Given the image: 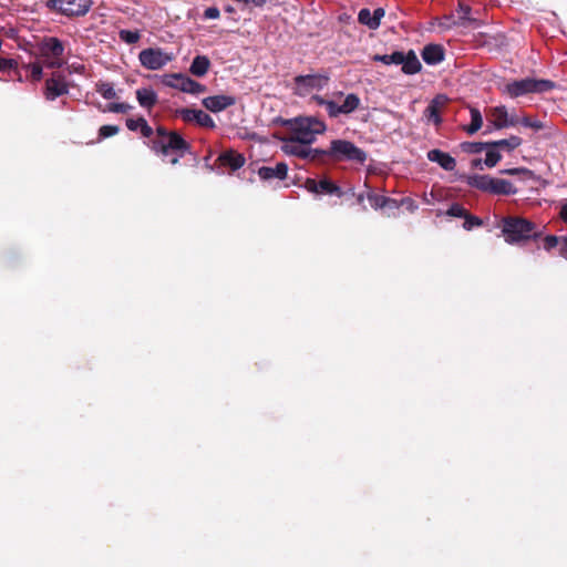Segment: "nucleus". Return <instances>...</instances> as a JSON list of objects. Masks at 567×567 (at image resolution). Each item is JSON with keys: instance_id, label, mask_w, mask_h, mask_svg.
I'll use <instances>...</instances> for the list:
<instances>
[{"instance_id": "20", "label": "nucleus", "mask_w": 567, "mask_h": 567, "mask_svg": "<svg viewBox=\"0 0 567 567\" xmlns=\"http://www.w3.org/2000/svg\"><path fill=\"white\" fill-rule=\"evenodd\" d=\"M427 159L437 163L443 169L451 172L456 167V161L449 153L434 148L427 152Z\"/></svg>"}, {"instance_id": "56", "label": "nucleus", "mask_w": 567, "mask_h": 567, "mask_svg": "<svg viewBox=\"0 0 567 567\" xmlns=\"http://www.w3.org/2000/svg\"><path fill=\"white\" fill-rule=\"evenodd\" d=\"M266 0H250V3L258 8H262L266 4Z\"/></svg>"}, {"instance_id": "37", "label": "nucleus", "mask_w": 567, "mask_h": 567, "mask_svg": "<svg viewBox=\"0 0 567 567\" xmlns=\"http://www.w3.org/2000/svg\"><path fill=\"white\" fill-rule=\"evenodd\" d=\"M482 225H483V220L480 217L474 216L467 212V214L464 217V223H463L464 229L472 230L474 227H480Z\"/></svg>"}, {"instance_id": "33", "label": "nucleus", "mask_w": 567, "mask_h": 567, "mask_svg": "<svg viewBox=\"0 0 567 567\" xmlns=\"http://www.w3.org/2000/svg\"><path fill=\"white\" fill-rule=\"evenodd\" d=\"M485 150H487V151H486L484 164L487 167L492 168V167L496 166V164L502 159V155L498 152V148L486 147Z\"/></svg>"}, {"instance_id": "9", "label": "nucleus", "mask_w": 567, "mask_h": 567, "mask_svg": "<svg viewBox=\"0 0 567 567\" xmlns=\"http://www.w3.org/2000/svg\"><path fill=\"white\" fill-rule=\"evenodd\" d=\"M93 2L92 0H47L45 7L66 17L85 16Z\"/></svg>"}, {"instance_id": "5", "label": "nucleus", "mask_w": 567, "mask_h": 567, "mask_svg": "<svg viewBox=\"0 0 567 567\" xmlns=\"http://www.w3.org/2000/svg\"><path fill=\"white\" fill-rule=\"evenodd\" d=\"M471 187L493 195H515L517 188L507 179L495 178L489 175H473L467 179Z\"/></svg>"}, {"instance_id": "2", "label": "nucleus", "mask_w": 567, "mask_h": 567, "mask_svg": "<svg viewBox=\"0 0 567 567\" xmlns=\"http://www.w3.org/2000/svg\"><path fill=\"white\" fill-rule=\"evenodd\" d=\"M498 227L505 241L509 245H523L543 236V230L534 221L522 216H504L501 218Z\"/></svg>"}, {"instance_id": "17", "label": "nucleus", "mask_w": 567, "mask_h": 567, "mask_svg": "<svg viewBox=\"0 0 567 567\" xmlns=\"http://www.w3.org/2000/svg\"><path fill=\"white\" fill-rule=\"evenodd\" d=\"M217 162L220 166L229 167L235 172L245 165L246 159L243 154L234 150H227L219 154Z\"/></svg>"}, {"instance_id": "57", "label": "nucleus", "mask_w": 567, "mask_h": 567, "mask_svg": "<svg viewBox=\"0 0 567 567\" xmlns=\"http://www.w3.org/2000/svg\"><path fill=\"white\" fill-rule=\"evenodd\" d=\"M357 200H358L359 204H361L364 200V195L363 194H359L358 197H357Z\"/></svg>"}, {"instance_id": "38", "label": "nucleus", "mask_w": 567, "mask_h": 567, "mask_svg": "<svg viewBox=\"0 0 567 567\" xmlns=\"http://www.w3.org/2000/svg\"><path fill=\"white\" fill-rule=\"evenodd\" d=\"M466 214L467 210L461 204L457 203L452 204L450 208L446 210V215L451 217L464 218Z\"/></svg>"}, {"instance_id": "46", "label": "nucleus", "mask_w": 567, "mask_h": 567, "mask_svg": "<svg viewBox=\"0 0 567 567\" xmlns=\"http://www.w3.org/2000/svg\"><path fill=\"white\" fill-rule=\"evenodd\" d=\"M400 207H401V200H398V199H394L391 197L385 198V204L383 206V209L393 210V209H398Z\"/></svg>"}, {"instance_id": "21", "label": "nucleus", "mask_w": 567, "mask_h": 567, "mask_svg": "<svg viewBox=\"0 0 567 567\" xmlns=\"http://www.w3.org/2000/svg\"><path fill=\"white\" fill-rule=\"evenodd\" d=\"M136 99L138 104L144 107L151 110L158 102L157 94L154 90L142 87L136 91Z\"/></svg>"}, {"instance_id": "48", "label": "nucleus", "mask_w": 567, "mask_h": 567, "mask_svg": "<svg viewBox=\"0 0 567 567\" xmlns=\"http://www.w3.org/2000/svg\"><path fill=\"white\" fill-rule=\"evenodd\" d=\"M401 206H404L410 212H414L417 208L416 203L411 197L402 198L401 199Z\"/></svg>"}, {"instance_id": "45", "label": "nucleus", "mask_w": 567, "mask_h": 567, "mask_svg": "<svg viewBox=\"0 0 567 567\" xmlns=\"http://www.w3.org/2000/svg\"><path fill=\"white\" fill-rule=\"evenodd\" d=\"M30 75L33 81H40L42 78V65L40 63H32L29 65Z\"/></svg>"}, {"instance_id": "42", "label": "nucleus", "mask_w": 567, "mask_h": 567, "mask_svg": "<svg viewBox=\"0 0 567 567\" xmlns=\"http://www.w3.org/2000/svg\"><path fill=\"white\" fill-rule=\"evenodd\" d=\"M560 237L556 235H548L544 238V249L550 251L559 244Z\"/></svg>"}, {"instance_id": "25", "label": "nucleus", "mask_w": 567, "mask_h": 567, "mask_svg": "<svg viewBox=\"0 0 567 567\" xmlns=\"http://www.w3.org/2000/svg\"><path fill=\"white\" fill-rule=\"evenodd\" d=\"M126 127L130 131L140 130L143 137L150 138L153 136V128L148 125L147 121L142 116L138 118H127Z\"/></svg>"}, {"instance_id": "30", "label": "nucleus", "mask_w": 567, "mask_h": 567, "mask_svg": "<svg viewBox=\"0 0 567 567\" xmlns=\"http://www.w3.org/2000/svg\"><path fill=\"white\" fill-rule=\"evenodd\" d=\"M95 91L106 100H113L117 97L114 86L110 82L99 81L95 84Z\"/></svg>"}, {"instance_id": "4", "label": "nucleus", "mask_w": 567, "mask_h": 567, "mask_svg": "<svg viewBox=\"0 0 567 567\" xmlns=\"http://www.w3.org/2000/svg\"><path fill=\"white\" fill-rule=\"evenodd\" d=\"M324 154V163H327V158H331L334 162H353L357 164H364L368 158L367 153L355 146L352 142L347 140H333L330 143V147L328 150H323Z\"/></svg>"}, {"instance_id": "22", "label": "nucleus", "mask_w": 567, "mask_h": 567, "mask_svg": "<svg viewBox=\"0 0 567 567\" xmlns=\"http://www.w3.org/2000/svg\"><path fill=\"white\" fill-rule=\"evenodd\" d=\"M507 109L504 105L495 106L491 110V118L489 122L493 124L494 128L501 130L504 127H508L507 121Z\"/></svg>"}, {"instance_id": "13", "label": "nucleus", "mask_w": 567, "mask_h": 567, "mask_svg": "<svg viewBox=\"0 0 567 567\" xmlns=\"http://www.w3.org/2000/svg\"><path fill=\"white\" fill-rule=\"evenodd\" d=\"M138 60L147 70L155 71L164 68L172 61V56L161 48H147L138 53Z\"/></svg>"}, {"instance_id": "44", "label": "nucleus", "mask_w": 567, "mask_h": 567, "mask_svg": "<svg viewBox=\"0 0 567 567\" xmlns=\"http://www.w3.org/2000/svg\"><path fill=\"white\" fill-rule=\"evenodd\" d=\"M324 107L327 110L328 115L332 118L338 117L340 114H342L340 105H338L333 101H328Z\"/></svg>"}, {"instance_id": "19", "label": "nucleus", "mask_w": 567, "mask_h": 567, "mask_svg": "<svg viewBox=\"0 0 567 567\" xmlns=\"http://www.w3.org/2000/svg\"><path fill=\"white\" fill-rule=\"evenodd\" d=\"M421 56L426 64L435 65L444 60L445 50L441 44H427L423 48Z\"/></svg>"}, {"instance_id": "28", "label": "nucleus", "mask_w": 567, "mask_h": 567, "mask_svg": "<svg viewBox=\"0 0 567 567\" xmlns=\"http://www.w3.org/2000/svg\"><path fill=\"white\" fill-rule=\"evenodd\" d=\"M471 113V123L468 126H466L465 131L473 135L475 134L483 125V117L478 109L476 107H470Z\"/></svg>"}, {"instance_id": "50", "label": "nucleus", "mask_w": 567, "mask_h": 567, "mask_svg": "<svg viewBox=\"0 0 567 567\" xmlns=\"http://www.w3.org/2000/svg\"><path fill=\"white\" fill-rule=\"evenodd\" d=\"M559 255L567 259V236H561L559 240Z\"/></svg>"}, {"instance_id": "47", "label": "nucleus", "mask_w": 567, "mask_h": 567, "mask_svg": "<svg viewBox=\"0 0 567 567\" xmlns=\"http://www.w3.org/2000/svg\"><path fill=\"white\" fill-rule=\"evenodd\" d=\"M220 12L217 7H209L204 11L205 19H217L219 18Z\"/></svg>"}, {"instance_id": "27", "label": "nucleus", "mask_w": 567, "mask_h": 567, "mask_svg": "<svg viewBox=\"0 0 567 567\" xmlns=\"http://www.w3.org/2000/svg\"><path fill=\"white\" fill-rule=\"evenodd\" d=\"M318 194H329L338 197L343 196L342 189L337 184L326 178L318 182Z\"/></svg>"}, {"instance_id": "54", "label": "nucleus", "mask_w": 567, "mask_h": 567, "mask_svg": "<svg viewBox=\"0 0 567 567\" xmlns=\"http://www.w3.org/2000/svg\"><path fill=\"white\" fill-rule=\"evenodd\" d=\"M313 102H316L318 105L326 106L329 100H326L324 97L320 95H313L311 97Z\"/></svg>"}, {"instance_id": "18", "label": "nucleus", "mask_w": 567, "mask_h": 567, "mask_svg": "<svg viewBox=\"0 0 567 567\" xmlns=\"http://www.w3.org/2000/svg\"><path fill=\"white\" fill-rule=\"evenodd\" d=\"M288 173V165L284 162L277 163L275 167L262 166L258 169V176L262 181L285 179Z\"/></svg>"}, {"instance_id": "43", "label": "nucleus", "mask_w": 567, "mask_h": 567, "mask_svg": "<svg viewBox=\"0 0 567 567\" xmlns=\"http://www.w3.org/2000/svg\"><path fill=\"white\" fill-rule=\"evenodd\" d=\"M132 109L131 105L126 103H111L109 104L107 110L113 113H127Z\"/></svg>"}, {"instance_id": "3", "label": "nucleus", "mask_w": 567, "mask_h": 567, "mask_svg": "<svg viewBox=\"0 0 567 567\" xmlns=\"http://www.w3.org/2000/svg\"><path fill=\"white\" fill-rule=\"evenodd\" d=\"M286 125L289 131L287 138L301 142V144H311L316 141V135L326 132L324 122L315 116H299L289 120Z\"/></svg>"}, {"instance_id": "14", "label": "nucleus", "mask_w": 567, "mask_h": 567, "mask_svg": "<svg viewBox=\"0 0 567 567\" xmlns=\"http://www.w3.org/2000/svg\"><path fill=\"white\" fill-rule=\"evenodd\" d=\"M69 93V84L65 76L59 72H53L51 78L45 81L44 96L49 101H53L59 96Z\"/></svg>"}, {"instance_id": "26", "label": "nucleus", "mask_w": 567, "mask_h": 567, "mask_svg": "<svg viewBox=\"0 0 567 567\" xmlns=\"http://www.w3.org/2000/svg\"><path fill=\"white\" fill-rule=\"evenodd\" d=\"M522 144V138L516 135H511L508 138L489 142V147L506 150L508 152L517 148Z\"/></svg>"}, {"instance_id": "55", "label": "nucleus", "mask_w": 567, "mask_h": 567, "mask_svg": "<svg viewBox=\"0 0 567 567\" xmlns=\"http://www.w3.org/2000/svg\"><path fill=\"white\" fill-rule=\"evenodd\" d=\"M559 217L563 219L564 223H567V203H565L559 212Z\"/></svg>"}, {"instance_id": "12", "label": "nucleus", "mask_w": 567, "mask_h": 567, "mask_svg": "<svg viewBox=\"0 0 567 567\" xmlns=\"http://www.w3.org/2000/svg\"><path fill=\"white\" fill-rule=\"evenodd\" d=\"M162 83L166 86L194 95L206 91L205 85L182 73L165 74L162 76Z\"/></svg>"}, {"instance_id": "15", "label": "nucleus", "mask_w": 567, "mask_h": 567, "mask_svg": "<svg viewBox=\"0 0 567 567\" xmlns=\"http://www.w3.org/2000/svg\"><path fill=\"white\" fill-rule=\"evenodd\" d=\"M176 115L179 116L186 123L196 122L202 127H206V128L215 127V122H214L213 117L202 110L185 107V109L177 110Z\"/></svg>"}, {"instance_id": "59", "label": "nucleus", "mask_w": 567, "mask_h": 567, "mask_svg": "<svg viewBox=\"0 0 567 567\" xmlns=\"http://www.w3.org/2000/svg\"><path fill=\"white\" fill-rule=\"evenodd\" d=\"M226 11H228V12H233V11H234V9H233L231 7H228V8L226 9Z\"/></svg>"}, {"instance_id": "6", "label": "nucleus", "mask_w": 567, "mask_h": 567, "mask_svg": "<svg viewBox=\"0 0 567 567\" xmlns=\"http://www.w3.org/2000/svg\"><path fill=\"white\" fill-rule=\"evenodd\" d=\"M555 83L550 80H537L532 78H525L522 80H515L505 85L503 92L515 99L529 93H544L553 90Z\"/></svg>"}, {"instance_id": "41", "label": "nucleus", "mask_w": 567, "mask_h": 567, "mask_svg": "<svg viewBox=\"0 0 567 567\" xmlns=\"http://www.w3.org/2000/svg\"><path fill=\"white\" fill-rule=\"evenodd\" d=\"M501 174H505V175H526L528 177H530L533 175V172L528 168H525V167H515V168H506V169H502L501 171Z\"/></svg>"}, {"instance_id": "35", "label": "nucleus", "mask_w": 567, "mask_h": 567, "mask_svg": "<svg viewBox=\"0 0 567 567\" xmlns=\"http://www.w3.org/2000/svg\"><path fill=\"white\" fill-rule=\"evenodd\" d=\"M471 7L464 3H460L457 8L458 21L454 22L456 25H465V22H470Z\"/></svg>"}, {"instance_id": "10", "label": "nucleus", "mask_w": 567, "mask_h": 567, "mask_svg": "<svg viewBox=\"0 0 567 567\" xmlns=\"http://www.w3.org/2000/svg\"><path fill=\"white\" fill-rule=\"evenodd\" d=\"M281 150L288 154L293 155L299 158L309 159L311 162H317L324 164V154L323 150L320 148H311L310 144H301V142L290 140L287 137L282 138Z\"/></svg>"}, {"instance_id": "8", "label": "nucleus", "mask_w": 567, "mask_h": 567, "mask_svg": "<svg viewBox=\"0 0 567 567\" xmlns=\"http://www.w3.org/2000/svg\"><path fill=\"white\" fill-rule=\"evenodd\" d=\"M372 60L374 62H382L386 65L401 64L402 72L408 75L419 73L422 69V64L413 50H409L406 53L402 51H394L391 54H374Z\"/></svg>"}, {"instance_id": "36", "label": "nucleus", "mask_w": 567, "mask_h": 567, "mask_svg": "<svg viewBox=\"0 0 567 567\" xmlns=\"http://www.w3.org/2000/svg\"><path fill=\"white\" fill-rule=\"evenodd\" d=\"M367 198L374 209H383V206L385 204L386 196L375 194L373 192H368Z\"/></svg>"}, {"instance_id": "51", "label": "nucleus", "mask_w": 567, "mask_h": 567, "mask_svg": "<svg viewBox=\"0 0 567 567\" xmlns=\"http://www.w3.org/2000/svg\"><path fill=\"white\" fill-rule=\"evenodd\" d=\"M373 19L378 25V28L380 27V23H381V19L384 17L385 14V10L383 8H377L374 11H373Z\"/></svg>"}, {"instance_id": "29", "label": "nucleus", "mask_w": 567, "mask_h": 567, "mask_svg": "<svg viewBox=\"0 0 567 567\" xmlns=\"http://www.w3.org/2000/svg\"><path fill=\"white\" fill-rule=\"evenodd\" d=\"M359 106L360 97L354 93H350L344 97L343 103L340 105V109L342 114H350L354 112Z\"/></svg>"}, {"instance_id": "52", "label": "nucleus", "mask_w": 567, "mask_h": 567, "mask_svg": "<svg viewBox=\"0 0 567 567\" xmlns=\"http://www.w3.org/2000/svg\"><path fill=\"white\" fill-rule=\"evenodd\" d=\"M13 60L0 58V71H7L11 68H13Z\"/></svg>"}, {"instance_id": "31", "label": "nucleus", "mask_w": 567, "mask_h": 567, "mask_svg": "<svg viewBox=\"0 0 567 567\" xmlns=\"http://www.w3.org/2000/svg\"><path fill=\"white\" fill-rule=\"evenodd\" d=\"M359 23L367 25L370 30H377L378 25L373 19V14L367 8H363L358 13Z\"/></svg>"}, {"instance_id": "7", "label": "nucleus", "mask_w": 567, "mask_h": 567, "mask_svg": "<svg viewBox=\"0 0 567 567\" xmlns=\"http://www.w3.org/2000/svg\"><path fill=\"white\" fill-rule=\"evenodd\" d=\"M39 55L44 60L45 66L60 69L65 63L64 43L55 37H44L38 43Z\"/></svg>"}, {"instance_id": "16", "label": "nucleus", "mask_w": 567, "mask_h": 567, "mask_svg": "<svg viewBox=\"0 0 567 567\" xmlns=\"http://www.w3.org/2000/svg\"><path fill=\"white\" fill-rule=\"evenodd\" d=\"M203 105L210 112L217 113L236 104V97L231 95H213L203 100Z\"/></svg>"}, {"instance_id": "58", "label": "nucleus", "mask_w": 567, "mask_h": 567, "mask_svg": "<svg viewBox=\"0 0 567 567\" xmlns=\"http://www.w3.org/2000/svg\"><path fill=\"white\" fill-rule=\"evenodd\" d=\"M480 163H481V159H475V161H473V164H474L475 166L480 165Z\"/></svg>"}, {"instance_id": "32", "label": "nucleus", "mask_w": 567, "mask_h": 567, "mask_svg": "<svg viewBox=\"0 0 567 567\" xmlns=\"http://www.w3.org/2000/svg\"><path fill=\"white\" fill-rule=\"evenodd\" d=\"M462 150L468 154L482 153L486 147H489V142H464L461 145Z\"/></svg>"}, {"instance_id": "23", "label": "nucleus", "mask_w": 567, "mask_h": 567, "mask_svg": "<svg viewBox=\"0 0 567 567\" xmlns=\"http://www.w3.org/2000/svg\"><path fill=\"white\" fill-rule=\"evenodd\" d=\"M210 68V60L206 55H196L189 66V72L198 78L204 76Z\"/></svg>"}, {"instance_id": "49", "label": "nucleus", "mask_w": 567, "mask_h": 567, "mask_svg": "<svg viewBox=\"0 0 567 567\" xmlns=\"http://www.w3.org/2000/svg\"><path fill=\"white\" fill-rule=\"evenodd\" d=\"M305 187L310 193L318 194V182L313 178H307L305 182Z\"/></svg>"}, {"instance_id": "11", "label": "nucleus", "mask_w": 567, "mask_h": 567, "mask_svg": "<svg viewBox=\"0 0 567 567\" xmlns=\"http://www.w3.org/2000/svg\"><path fill=\"white\" fill-rule=\"evenodd\" d=\"M329 81V75L323 73L297 75L293 79V93L298 96H307L313 90H323Z\"/></svg>"}, {"instance_id": "34", "label": "nucleus", "mask_w": 567, "mask_h": 567, "mask_svg": "<svg viewBox=\"0 0 567 567\" xmlns=\"http://www.w3.org/2000/svg\"><path fill=\"white\" fill-rule=\"evenodd\" d=\"M118 38L127 44H134L141 39V33L137 30L131 31V30L123 29V30H120Z\"/></svg>"}, {"instance_id": "40", "label": "nucleus", "mask_w": 567, "mask_h": 567, "mask_svg": "<svg viewBox=\"0 0 567 567\" xmlns=\"http://www.w3.org/2000/svg\"><path fill=\"white\" fill-rule=\"evenodd\" d=\"M520 124L525 127H530L533 130L539 131L543 130L545 126L544 124L538 120H533L529 116H524L520 120Z\"/></svg>"}, {"instance_id": "24", "label": "nucleus", "mask_w": 567, "mask_h": 567, "mask_svg": "<svg viewBox=\"0 0 567 567\" xmlns=\"http://www.w3.org/2000/svg\"><path fill=\"white\" fill-rule=\"evenodd\" d=\"M441 100H445V97L443 95H437L425 109V115L427 120L433 122L435 125H440L442 123L440 106L443 104V102H441Z\"/></svg>"}, {"instance_id": "39", "label": "nucleus", "mask_w": 567, "mask_h": 567, "mask_svg": "<svg viewBox=\"0 0 567 567\" xmlns=\"http://www.w3.org/2000/svg\"><path fill=\"white\" fill-rule=\"evenodd\" d=\"M120 132V127L117 125H103L99 130L100 138H107L113 135H116Z\"/></svg>"}, {"instance_id": "53", "label": "nucleus", "mask_w": 567, "mask_h": 567, "mask_svg": "<svg viewBox=\"0 0 567 567\" xmlns=\"http://www.w3.org/2000/svg\"><path fill=\"white\" fill-rule=\"evenodd\" d=\"M520 120L522 118H518L517 116L515 115H507V123H508V127L509 126H516L517 124H520Z\"/></svg>"}, {"instance_id": "1", "label": "nucleus", "mask_w": 567, "mask_h": 567, "mask_svg": "<svg viewBox=\"0 0 567 567\" xmlns=\"http://www.w3.org/2000/svg\"><path fill=\"white\" fill-rule=\"evenodd\" d=\"M151 150L163 157L171 156L169 163L176 165L179 158L185 154L190 153V144L176 131H169L159 125L153 131V136L150 137Z\"/></svg>"}]
</instances>
